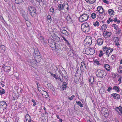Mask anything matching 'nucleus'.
I'll use <instances>...</instances> for the list:
<instances>
[{"label": "nucleus", "mask_w": 122, "mask_h": 122, "mask_svg": "<svg viewBox=\"0 0 122 122\" xmlns=\"http://www.w3.org/2000/svg\"><path fill=\"white\" fill-rule=\"evenodd\" d=\"M94 62L97 65H99V64L98 61L97 60H95L94 61Z\"/></svg>", "instance_id": "nucleus-46"}, {"label": "nucleus", "mask_w": 122, "mask_h": 122, "mask_svg": "<svg viewBox=\"0 0 122 122\" xmlns=\"http://www.w3.org/2000/svg\"><path fill=\"white\" fill-rule=\"evenodd\" d=\"M5 93V90L4 89H3L2 90L0 91V93L1 95L4 94Z\"/></svg>", "instance_id": "nucleus-41"}, {"label": "nucleus", "mask_w": 122, "mask_h": 122, "mask_svg": "<svg viewBox=\"0 0 122 122\" xmlns=\"http://www.w3.org/2000/svg\"><path fill=\"white\" fill-rule=\"evenodd\" d=\"M58 9L60 11L63 10L64 9L63 5L62 4H59L58 5Z\"/></svg>", "instance_id": "nucleus-21"}, {"label": "nucleus", "mask_w": 122, "mask_h": 122, "mask_svg": "<svg viewBox=\"0 0 122 122\" xmlns=\"http://www.w3.org/2000/svg\"><path fill=\"white\" fill-rule=\"evenodd\" d=\"M103 1L106 4H108V1L106 0H103Z\"/></svg>", "instance_id": "nucleus-59"}, {"label": "nucleus", "mask_w": 122, "mask_h": 122, "mask_svg": "<svg viewBox=\"0 0 122 122\" xmlns=\"http://www.w3.org/2000/svg\"><path fill=\"white\" fill-rule=\"evenodd\" d=\"M122 77L120 76L119 79L118 80V81H119V83L120 84L121 82V80L122 79Z\"/></svg>", "instance_id": "nucleus-52"}, {"label": "nucleus", "mask_w": 122, "mask_h": 122, "mask_svg": "<svg viewBox=\"0 0 122 122\" xmlns=\"http://www.w3.org/2000/svg\"><path fill=\"white\" fill-rule=\"evenodd\" d=\"M104 67L105 69H108V68H110V66L108 64L104 65Z\"/></svg>", "instance_id": "nucleus-40"}, {"label": "nucleus", "mask_w": 122, "mask_h": 122, "mask_svg": "<svg viewBox=\"0 0 122 122\" xmlns=\"http://www.w3.org/2000/svg\"><path fill=\"white\" fill-rule=\"evenodd\" d=\"M55 49H60V47L59 45H57L56 43H55L54 44Z\"/></svg>", "instance_id": "nucleus-30"}, {"label": "nucleus", "mask_w": 122, "mask_h": 122, "mask_svg": "<svg viewBox=\"0 0 122 122\" xmlns=\"http://www.w3.org/2000/svg\"><path fill=\"white\" fill-rule=\"evenodd\" d=\"M108 20H110V21L111 22L113 21V20L112 19H111V18L110 17L109 18Z\"/></svg>", "instance_id": "nucleus-60"}, {"label": "nucleus", "mask_w": 122, "mask_h": 122, "mask_svg": "<svg viewBox=\"0 0 122 122\" xmlns=\"http://www.w3.org/2000/svg\"><path fill=\"white\" fill-rule=\"evenodd\" d=\"M92 38L91 36H87L84 40V43L85 45H88L90 46L92 43Z\"/></svg>", "instance_id": "nucleus-3"}, {"label": "nucleus", "mask_w": 122, "mask_h": 122, "mask_svg": "<svg viewBox=\"0 0 122 122\" xmlns=\"http://www.w3.org/2000/svg\"><path fill=\"white\" fill-rule=\"evenodd\" d=\"M38 89L39 91H41V88H40L39 87H38Z\"/></svg>", "instance_id": "nucleus-63"}, {"label": "nucleus", "mask_w": 122, "mask_h": 122, "mask_svg": "<svg viewBox=\"0 0 122 122\" xmlns=\"http://www.w3.org/2000/svg\"><path fill=\"white\" fill-rule=\"evenodd\" d=\"M66 19L67 20H71L70 17L69 16L66 17Z\"/></svg>", "instance_id": "nucleus-51"}, {"label": "nucleus", "mask_w": 122, "mask_h": 122, "mask_svg": "<svg viewBox=\"0 0 122 122\" xmlns=\"http://www.w3.org/2000/svg\"><path fill=\"white\" fill-rule=\"evenodd\" d=\"M96 74L97 76L100 77H103L105 75L104 71L101 69H98L96 72Z\"/></svg>", "instance_id": "nucleus-4"}, {"label": "nucleus", "mask_w": 122, "mask_h": 122, "mask_svg": "<svg viewBox=\"0 0 122 122\" xmlns=\"http://www.w3.org/2000/svg\"><path fill=\"white\" fill-rule=\"evenodd\" d=\"M22 1V0H15V3L17 4L21 3Z\"/></svg>", "instance_id": "nucleus-31"}, {"label": "nucleus", "mask_w": 122, "mask_h": 122, "mask_svg": "<svg viewBox=\"0 0 122 122\" xmlns=\"http://www.w3.org/2000/svg\"><path fill=\"white\" fill-rule=\"evenodd\" d=\"M5 68H6L9 69V68H10V66H5Z\"/></svg>", "instance_id": "nucleus-61"}, {"label": "nucleus", "mask_w": 122, "mask_h": 122, "mask_svg": "<svg viewBox=\"0 0 122 122\" xmlns=\"http://www.w3.org/2000/svg\"><path fill=\"white\" fill-rule=\"evenodd\" d=\"M31 101L33 102L34 103L33 104V106H35L36 105V102H35V101L33 99H32Z\"/></svg>", "instance_id": "nucleus-43"}, {"label": "nucleus", "mask_w": 122, "mask_h": 122, "mask_svg": "<svg viewBox=\"0 0 122 122\" xmlns=\"http://www.w3.org/2000/svg\"><path fill=\"white\" fill-rule=\"evenodd\" d=\"M1 47L2 51L3 52H4L5 50V46L4 45H2L1 46Z\"/></svg>", "instance_id": "nucleus-33"}, {"label": "nucleus", "mask_w": 122, "mask_h": 122, "mask_svg": "<svg viewBox=\"0 0 122 122\" xmlns=\"http://www.w3.org/2000/svg\"><path fill=\"white\" fill-rule=\"evenodd\" d=\"M81 69H77V70L76 71V73L75 76L74 77L75 81H77L78 80L79 78H77V76H79L80 75H81Z\"/></svg>", "instance_id": "nucleus-7"}, {"label": "nucleus", "mask_w": 122, "mask_h": 122, "mask_svg": "<svg viewBox=\"0 0 122 122\" xmlns=\"http://www.w3.org/2000/svg\"><path fill=\"white\" fill-rule=\"evenodd\" d=\"M100 53L99 54V56L101 57L103 55V54L102 51H100Z\"/></svg>", "instance_id": "nucleus-47"}, {"label": "nucleus", "mask_w": 122, "mask_h": 122, "mask_svg": "<svg viewBox=\"0 0 122 122\" xmlns=\"http://www.w3.org/2000/svg\"><path fill=\"white\" fill-rule=\"evenodd\" d=\"M26 23L27 27H29L30 26V23L28 20H26Z\"/></svg>", "instance_id": "nucleus-35"}, {"label": "nucleus", "mask_w": 122, "mask_h": 122, "mask_svg": "<svg viewBox=\"0 0 122 122\" xmlns=\"http://www.w3.org/2000/svg\"><path fill=\"white\" fill-rule=\"evenodd\" d=\"M76 103L77 104L79 105L80 107H83V105L81 103V102L80 101H76Z\"/></svg>", "instance_id": "nucleus-24"}, {"label": "nucleus", "mask_w": 122, "mask_h": 122, "mask_svg": "<svg viewBox=\"0 0 122 122\" xmlns=\"http://www.w3.org/2000/svg\"><path fill=\"white\" fill-rule=\"evenodd\" d=\"M86 53L87 55H92L95 53L94 50L91 48H86L85 50Z\"/></svg>", "instance_id": "nucleus-6"}, {"label": "nucleus", "mask_w": 122, "mask_h": 122, "mask_svg": "<svg viewBox=\"0 0 122 122\" xmlns=\"http://www.w3.org/2000/svg\"><path fill=\"white\" fill-rule=\"evenodd\" d=\"M48 86L51 90L53 91H55V88L53 85L50 83L48 84H47Z\"/></svg>", "instance_id": "nucleus-19"}, {"label": "nucleus", "mask_w": 122, "mask_h": 122, "mask_svg": "<svg viewBox=\"0 0 122 122\" xmlns=\"http://www.w3.org/2000/svg\"><path fill=\"white\" fill-rule=\"evenodd\" d=\"M66 85H67V84H66V83L65 82H64L63 83V85L62 86H64L65 87H67V86Z\"/></svg>", "instance_id": "nucleus-56"}, {"label": "nucleus", "mask_w": 122, "mask_h": 122, "mask_svg": "<svg viewBox=\"0 0 122 122\" xmlns=\"http://www.w3.org/2000/svg\"><path fill=\"white\" fill-rule=\"evenodd\" d=\"M51 76L52 77H54L56 79H58V78L57 76L55 75L54 74H53L51 72H50Z\"/></svg>", "instance_id": "nucleus-25"}, {"label": "nucleus", "mask_w": 122, "mask_h": 122, "mask_svg": "<svg viewBox=\"0 0 122 122\" xmlns=\"http://www.w3.org/2000/svg\"><path fill=\"white\" fill-rule=\"evenodd\" d=\"M34 9L35 8L34 7H32L30 6H29L28 7V9L30 11V13L31 12V11L34 10Z\"/></svg>", "instance_id": "nucleus-26"}, {"label": "nucleus", "mask_w": 122, "mask_h": 122, "mask_svg": "<svg viewBox=\"0 0 122 122\" xmlns=\"http://www.w3.org/2000/svg\"><path fill=\"white\" fill-rule=\"evenodd\" d=\"M94 78L93 76H91L89 80L91 84H92L94 82Z\"/></svg>", "instance_id": "nucleus-27"}, {"label": "nucleus", "mask_w": 122, "mask_h": 122, "mask_svg": "<svg viewBox=\"0 0 122 122\" xmlns=\"http://www.w3.org/2000/svg\"><path fill=\"white\" fill-rule=\"evenodd\" d=\"M77 59L78 60V59L79 60H76L77 62H78V63H79L80 62H81V66H80V69H82L83 68H86V66L83 63L81 62V59H80L79 58H77Z\"/></svg>", "instance_id": "nucleus-9"}, {"label": "nucleus", "mask_w": 122, "mask_h": 122, "mask_svg": "<svg viewBox=\"0 0 122 122\" xmlns=\"http://www.w3.org/2000/svg\"><path fill=\"white\" fill-rule=\"evenodd\" d=\"M114 39H115V41H119V39L117 37H114Z\"/></svg>", "instance_id": "nucleus-54"}, {"label": "nucleus", "mask_w": 122, "mask_h": 122, "mask_svg": "<svg viewBox=\"0 0 122 122\" xmlns=\"http://www.w3.org/2000/svg\"><path fill=\"white\" fill-rule=\"evenodd\" d=\"M50 11L53 13L54 11V9L52 7H51L50 9Z\"/></svg>", "instance_id": "nucleus-53"}, {"label": "nucleus", "mask_w": 122, "mask_h": 122, "mask_svg": "<svg viewBox=\"0 0 122 122\" xmlns=\"http://www.w3.org/2000/svg\"><path fill=\"white\" fill-rule=\"evenodd\" d=\"M75 97L74 95H72L71 97H68V99H69L70 100H72L73 98Z\"/></svg>", "instance_id": "nucleus-45"}, {"label": "nucleus", "mask_w": 122, "mask_h": 122, "mask_svg": "<svg viewBox=\"0 0 122 122\" xmlns=\"http://www.w3.org/2000/svg\"><path fill=\"white\" fill-rule=\"evenodd\" d=\"M113 89L115 90L117 92H118L120 91L121 89L118 86H114L113 87Z\"/></svg>", "instance_id": "nucleus-15"}, {"label": "nucleus", "mask_w": 122, "mask_h": 122, "mask_svg": "<svg viewBox=\"0 0 122 122\" xmlns=\"http://www.w3.org/2000/svg\"><path fill=\"white\" fill-rule=\"evenodd\" d=\"M112 87L111 86H109L107 89V91L108 92H109L111 90H112Z\"/></svg>", "instance_id": "nucleus-48"}, {"label": "nucleus", "mask_w": 122, "mask_h": 122, "mask_svg": "<svg viewBox=\"0 0 122 122\" xmlns=\"http://www.w3.org/2000/svg\"><path fill=\"white\" fill-rule=\"evenodd\" d=\"M51 16L50 15H48L47 16V20H48V21L50 22L51 21Z\"/></svg>", "instance_id": "nucleus-34"}, {"label": "nucleus", "mask_w": 122, "mask_h": 122, "mask_svg": "<svg viewBox=\"0 0 122 122\" xmlns=\"http://www.w3.org/2000/svg\"><path fill=\"white\" fill-rule=\"evenodd\" d=\"M81 29L82 31L86 33L88 32L90 30L89 25L87 23L82 24Z\"/></svg>", "instance_id": "nucleus-1"}, {"label": "nucleus", "mask_w": 122, "mask_h": 122, "mask_svg": "<svg viewBox=\"0 0 122 122\" xmlns=\"http://www.w3.org/2000/svg\"><path fill=\"white\" fill-rule=\"evenodd\" d=\"M99 23L97 21H96V22L94 23L93 24L94 26H98L99 25Z\"/></svg>", "instance_id": "nucleus-36"}, {"label": "nucleus", "mask_w": 122, "mask_h": 122, "mask_svg": "<svg viewBox=\"0 0 122 122\" xmlns=\"http://www.w3.org/2000/svg\"><path fill=\"white\" fill-rule=\"evenodd\" d=\"M113 49H111L109 47L108 48L107 51H106V53L108 57L109 56V54L113 51Z\"/></svg>", "instance_id": "nucleus-14"}, {"label": "nucleus", "mask_w": 122, "mask_h": 122, "mask_svg": "<svg viewBox=\"0 0 122 122\" xmlns=\"http://www.w3.org/2000/svg\"><path fill=\"white\" fill-rule=\"evenodd\" d=\"M70 54L68 53V54L69 56H72L73 55V53L71 51H70Z\"/></svg>", "instance_id": "nucleus-49"}, {"label": "nucleus", "mask_w": 122, "mask_h": 122, "mask_svg": "<svg viewBox=\"0 0 122 122\" xmlns=\"http://www.w3.org/2000/svg\"><path fill=\"white\" fill-rule=\"evenodd\" d=\"M97 44L99 45H101L103 43V40L102 38L99 39L97 40Z\"/></svg>", "instance_id": "nucleus-16"}, {"label": "nucleus", "mask_w": 122, "mask_h": 122, "mask_svg": "<svg viewBox=\"0 0 122 122\" xmlns=\"http://www.w3.org/2000/svg\"><path fill=\"white\" fill-rule=\"evenodd\" d=\"M91 16L92 19H94L96 17V14L95 13H93L91 14Z\"/></svg>", "instance_id": "nucleus-29"}, {"label": "nucleus", "mask_w": 122, "mask_h": 122, "mask_svg": "<svg viewBox=\"0 0 122 122\" xmlns=\"http://www.w3.org/2000/svg\"><path fill=\"white\" fill-rule=\"evenodd\" d=\"M108 12L110 14V16H112V15H114V11L112 9H109L108 11Z\"/></svg>", "instance_id": "nucleus-22"}, {"label": "nucleus", "mask_w": 122, "mask_h": 122, "mask_svg": "<svg viewBox=\"0 0 122 122\" xmlns=\"http://www.w3.org/2000/svg\"><path fill=\"white\" fill-rule=\"evenodd\" d=\"M27 14H26L25 15H24L23 14V16L25 18V19H26L27 18Z\"/></svg>", "instance_id": "nucleus-58"}, {"label": "nucleus", "mask_w": 122, "mask_h": 122, "mask_svg": "<svg viewBox=\"0 0 122 122\" xmlns=\"http://www.w3.org/2000/svg\"><path fill=\"white\" fill-rule=\"evenodd\" d=\"M0 105L1 108L3 109H6L7 107L6 103L4 101H2L0 102Z\"/></svg>", "instance_id": "nucleus-8"}, {"label": "nucleus", "mask_w": 122, "mask_h": 122, "mask_svg": "<svg viewBox=\"0 0 122 122\" xmlns=\"http://www.w3.org/2000/svg\"><path fill=\"white\" fill-rule=\"evenodd\" d=\"M41 92V94L44 98H47L49 96L47 94V92L43 90Z\"/></svg>", "instance_id": "nucleus-12"}, {"label": "nucleus", "mask_w": 122, "mask_h": 122, "mask_svg": "<svg viewBox=\"0 0 122 122\" xmlns=\"http://www.w3.org/2000/svg\"><path fill=\"white\" fill-rule=\"evenodd\" d=\"M62 38L63 40L66 41V43H67L68 45H69V43L68 41L66 40V38L64 37L63 36H62Z\"/></svg>", "instance_id": "nucleus-42"}, {"label": "nucleus", "mask_w": 122, "mask_h": 122, "mask_svg": "<svg viewBox=\"0 0 122 122\" xmlns=\"http://www.w3.org/2000/svg\"><path fill=\"white\" fill-rule=\"evenodd\" d=\"M36 10L35 8L34 10L31 11V12H30V14L32 16H36Z\"/></svg>", "instance_id": "nucleus-23"}, {"label": "nucleus", "mask_w": 122, "mask_h": 122, "mask_svg": "<svg viewBox=\"0 0 122 122\" xmlns=\"http://www.w3.org/2000/svg\"><path fill=\"white\" fill-rule=\"evenodd\" d=\"M112 27H114V28L116 30H117L118 27V26L116 24H114L112 25Z\"/></svg>", "instance_id": "nucleus-37"}, {"label": "nucleus", "mask_w": 122, "mask_h": 122, "mask_svg": "<svg viewBox=\"0 0 122 122\" xmlns=\"http://www.w3.org/2000/svg\"><path fill=\"white\" fill-rule=\"evenodd\" d=\"M89 17V15L87 14H83L80 16L79 20L81 22L86 21L88 19Z\"/></svg>", "instance_id": "nucleus-2"}, {"label": "nucleus", "mask_w": 122, "mask_h": 122, "mask_svg": "<svg viewBox=\"0 0 122 122\" xmlns=\"http://www.w3.org/2000/svg\"><path fill=\"white\" fill-rule=\"evenodd\" d=\"M118 72L119 73H121L122 72V69H118Z\"/></svg>", "instance_id": "nucleus-57"}, {"label": "nucleus", "mask_w": 122, "mask_h": 122, "mask_svg": "<svg viewBox=\"0 0 122 122\" xmlns=\"http://www.w3.org/2000/svg\"><path fill=\"white\" fill-rule=\"evenodd\" d=\"M117 74H115L114 73H112V76L114 78H115L116 76H117Z\"/></svg>", "instance_id": "nucleus-44"}, {"label": "nucleus", "mask_w": 122, "mask_h": 122, "mask_svg": "<svg viewBox=\"0 0 122 122\" xmlns=\"http://www.w3.org/2000/svg\"><path fill=\"white\" fill-rule=\"evenodd\" d=\"M97 10L100 13H102L104 12L103 9L102 7L99 6L98 7Z\"/></svg>", "instance_id": "nucleus-18"}, {"label": "nucleus", "mask_w": 122, "mask_h": 122, "mask_svg": "<svg viewBox=\"0 0 122 122\" xmlns=\"http://www.w3.org/2000/svg\"><path fill=\"white\" fill-rule=\"evenodd\" d=\"M0 84L2 87H4L5 86L4 85L3 83H1Z\"/></svg>", "instance_id": "nucleus-64"}, {"label": "nucleus", "mask_w": 122, "mask_h": 122, "mask_svg": "<svg viewBox=\"0 0 122 122\" xmlns=\"http://www.w3.org/2000/svg\"><path fill=\"white\" fill-rule=\"evenodd\" d=\"M86 2L89 3H94L95 0H85Z\"/></svg>", "instance_id": "nucleus-28"}, {"label": "nucleus", "mask_w": 122, "mask_h": 122, "mask_svg": "<svg viewBox=\"0 0 122 122\" xmlns=\"http://www.w3.org/2000/svg\"><path fill=\"white\" fill-rule=\"evenodd\" d=\"M100 92L101 94H103L105 92V90H104L103 88H101L100 90Z\"/></svg>", "instance_id": "nucleus-38"}, {"label": "nucleus", "mask_w": 122, "mask_h": 122, "mask_svg": "<svg viewBox=\"0 0 122 122\" xmlns=\"http://www.w3.org/2000/svg\"><path fill=\"white\" fill-rule=\"evenodd\" d=\"M111 96L113 97L115 99H119L120 97V96L117 93H113L111 95Z\"/></svg>", "instance_id": "nucleus-10"}, {"label": "nucleus", "mask_w": 122, "mask_h": 122, "mask_svg": "<svg viewBox=\"0 0 122 122\" xmlns=\"http://www.w3.org/2000/svg\"><path fill=\"white\" fill-rule=\"evenodd\" d=\"M112 33L111 32H107V31H104L103 34L104 36H106L107 37H110Z\"/></svg>", "instance_id": "nucleus-13"}, {"label": "nucleus", "mask_w": 122, "mask_h": 122, "mask_svg": "<svg viewBox=\"0 0 122 122\" xmlns=\"http://www.w3.org/2000/svg\"><path fill=\"white\" fill-rule=\"evenodd\" d=\"M60 31L63 34H65L66 36H68V33L66 30L61 29Z\"/></svg>", "instance_id": "nucleus-20"}, {"label": "nucleus", "mask_w": 122, "mask_h": 122, "mask_svg": "<svg viewBox=\"0 0 122 122\" xmlns=\"http://www.w3.org/2000/svg\"><path fill=\"white\" fill-rule=\"evenodd\" d=\"M34 53L35 55L37 56H40V53L39 51H34Z\"/></svg>", "instance_id": "nucleus-32"}, {"label": "nucleus", "mask_w": 122, "mask_h": 122, "mask_svg": "<svg viewBox=\"0 0 122 122\" xmlns=\"http://www.w3.org/2000/svg\"><path fill=\"white\" fill-rule=\"evenodd\" d=\"M25 118L27 122H31L30 117L29 115H26L25 116Z\"/></svg>", "instance_id": "nucleus-17"}, {"label": "nucleus", "mask_w": 122, "mask_h": 122, "mask_svg": "<svg viewBox=\"0 0 122 122\" xmlns=\"http://www.w3.org/2000/svg\"><path fill=\"white\" fill-rule=\"evenodd\" d=\"M115 110L120 115L122 114V107L121 106L117 107L115 109Z\"/></svg>", "instance_id": "nucleus-11"}, {"label": "nucleus", "mask_w": 122, "mask_h": 122, "mask_svg": "<svg viewBox=\"0 0 122 122\" xmlns=\"http://www.w3.org/2000/svg\"><path fill=\"white\" fill-rule=\"evenodd\" d=\"M67 87H65L64 86H62V88L63 90H66V88Z\"/></svg>", "instance_id": "nucleus-55"}, {"label": "nucleus", "mask_w": 122, "mask_h": 122, "mask_svg": "<svg viewBox=\"0 0 122 122\" xmlns=\"http://www.w3.org/2000/svg\"><path fill=\"white\" fill-rule=\"evenodd\" d=\"M106 25H103L102 26L101 28L102 30H105L107 28Z\"/></svg>", "instance_id": "nucleus-39"}, {"label": "nucleus", "mask_w": 122, "mask_h": 122, "mask_svg": "<svg viewBox=\"0 0 122 122\" xmlns=\"http://www.w3.org/2000/svg\"><path fill=\"white\" fill-rule=\"evenodd\" d=\"M56 38L58 41H59L60 40V38L57 36L56 37Z\"/></svg>", "instance_id": "nucleus-62"}, {"label": "nucleus", "mask_w": 122, "mask_h": 122, "mask_svg": "<svg viewBox=\"0 0 122 122\" xmlns=\"http://www.w3.org/2000/svg\"><path fill=\"white\" fill-rule=\"evenodd\" d=\"M103 51H106H106H107V49H108V48H107V47L105 46L103 48Z\"/></svg>", "instance_id": "nucleus-50"}, {"label": "nucleus", "mask_w": 122, "mask_h": 122, "mask_svg": "<svg viewBox=\"0 0 122 122\" xmlns=\"http://www.w3.org/2000/svg\"><path fill=\"white\" fill-rule=\"evenodd\" d=\"M101 112L102 115L105 117H107L108 115V111L107 109L103 107L101 110Z\"/></svg>", "instance_id": "nucleus-5"}]
</instances>
